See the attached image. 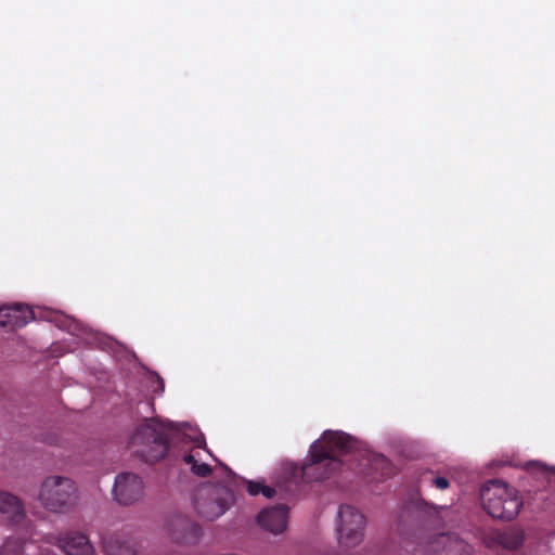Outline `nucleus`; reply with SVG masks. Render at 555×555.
Returning a JSON list of instances; mask_svg holds the SVG:
<instances>
[{
    "label": "nucleus",
    "instance_id": "obj_1",
    "mask_svg": "<svg viewBox=\"0 0 555 555\" xmlns=\"http://www.w3.org/2000/svg\"><path fill=\"white\" fill-rule=\"evenodd\" d=\"M171 436H181L195 444L192 452L184 456V462L191 470L201 477L209 475L211 472L207 457H212L206 448L203 434L189 424H173L159 418L144 421L130 438V446L134 452L145 457L146 461L154 462L163 459L168 452V439Z\"/></svg>",
    "mask_w": 555,
    "mask_h": 555
},
{
    "label": "nucleus",
    "instance_id": "obj_2",
    "mask_svg": "<svg viewBox=\"0 0 555 555\" xmlns=\"http://www.w3.org/2000/svg\"><path fill=\"white\" fill-rule=\"evenodd\" d=\"M171 436H181L195 444L192 452L184 456V462L191 470L201 477L209 475L211 472L207 457H212L206 448L203 434L189 424H173L159 418L144 421L130 438V446L134 452L145 457L146 461L154 462L163 459L168 452V439Z\"/></svg>",
    "mask_w": 555,
    "mask_h": 555
},
{
    "label": "nucleus",
    "instance_id": "obj_3",
    "mask_svg": "<svg viewBox=\"0 0 555 555\" xmlns=\"http://www.w3.org/2000/svg\"><path fill=\"white\" fill-rule=\"evenodd\" d=\"M356 448L352 437L343 431H324L322 439L310 448L311 460L301 467H296L293 477L306 481H319L330 477L340 467L338 455L351 452Z\"/></svg>",
    "mask_w": 555,
    "mask_h": 555
},
{
    "label": "nucleus",
    "instance_id": "obj_4",
    "mask_svg": "<svg viewBox=\"0 0 555 555\" xmlns=\"http://www.w3.org/2000/svg\"><path fill=\"white\" fill-rule=\"evenodd\" d=\"M480 498L483 509L493 518L511 520L522 507L519 492L500 480L485 483L480 490Z\"/></svg>",
    "mask_w": 555,
    "mask_h": 555
},
{
    "label": "nucleus",
    "instance_id": "obj_5",
    "mask_svg": "<svg viewBox=\"0 0 555 555\" xmlns=\"http://www.w3.org/2000/svg\"><path fill=\"white\" fill-rule=\"evenodd\" d=\"M37 499L47 511L64 513L76 504L78 488L69 477L50 475L41 481Z\"/></svg>",
    "mask_w": 555,
    "mask_h": 555
},
{
    "label": "nucleus",
    "instance_id": "obj_6",
    "mask_svg": "<svg viewBox=\"0 0 555 555\" xmlns=\"http://www.w3.org/2000/svg\"><path fill=\"white\" fill-rule=\"evenodd\" d=\"M234 502V494L228 487L206 485L197 489L193 504L201 518L214 521L224 515Z\"/></svg>",
    "mask_w": 555,
    "mask_h": 555
},
{
    "label": "nucleus",
    "instance_id": "obj_7",
    "mask_svg": "<svg viewBox=\"0 0 555 555\" xmlns=\"http://www.w3.org/2000/svg\"><path fill=\"white\" fill-rule=\"evenodd\" d=\"M365 518L351 505H341L337 512L335 530L340 547L351 548L359 545L364 538Z\"/></svg>",
    "mask_w": 555,
    "mask_h": 555
},
{
    "label": "nucleus",
    "instance_id": "obj_8",
    "mask_svg": "<svg viewBox=\"0 0 555 555\" xmlns=\"http://www.w3.org/2000/svg\"><path fill=\"white\" fill-rule=\"evenodd\" d=\"M424 555H472L473 546L450 533H424L418 538Z\"/></svg>",
    "mask_w": 555,
    "mask_h": 555
},
{
    "label": "nucleus",
    "instance_id": "obj_9",
    "mask_svg": "<svg viewBox=\"0 0 555 555\" xmlns=\"http://www.w3.org/2000/svg\"><path fill=\"white\" fill-rule=\"evenodd\" d=\"M114 500L120 505H131L144 495L143 479L134 473H120L115 477L113 486Z\"/></svg>",
    "mask_w": 555,
    "mask_h": 555
},
{
    "label": "nucleus",
    "instance_id": "obj_10",
    "mask_svg": "<svg viewBox=\"0 0 555 555\" xmlns=\"http://www.w3.org/2000/svg\"><path fill=\"white\" fill-rule=\"evenodd\" d=\"M258 526L274 535L282 534L288 524V509L285 505L263 508L257 516Z\"/></svg>",
    "mask_w": 555,
    "mask_h": 555
},
{
    "label": "nucleus",
    "instance_id": "obj_11",
    "mask_svg": "<svg viewBox=\"0 0 555 555\" xmlns=\"http://www.w3.org/2000/svg\"><path fill=\"white\" fill-rule=\"evenodd\" d=\"M33 319V310L25 305L16 304L0 308V330L12 331L25 326Z\"/></svg>",
    "mask_w": 555,
    "mask_h": 555
},
{
    "label": "nucleus",
    "instance_id": "obj_12",
    "mask_svg": "<svg viewBox=\"0 0 555 555\" xmlns=\"http://www.w3.org/2000/svg\"><path fill=\"white\" fill-rule=\"evenodd\" d=\"M23 502L15 494L0 490V519L8 525H18L25 518Z\"/></svg>",
    "mask_w": 555,
    "mask_h": 555
},
{
    "label": "nucleus",
    "instance_id": "obj_13",
    "mask_svg": "<svg viewBox=\"0 0 555 555\" xmlns=\"http://www.w3.org/2000/svg\"><path fill=\"white\" fill-rule=\"evenodd\" d=\"M55 545L66 555H91L93 547L82 533L69 532L56 538Z\"/></svg>",
    "mask_w": 555,
    "mask_h": 555
},
{
    "label": "nucleus",
    "instance_id": "obj_14",
    "mask_svg": "<svg viewBox=\"0 0 555 555\" xmlns=\"http://www.w3.org/2000/svg\"><path fill=\"white\" fill-rule=\"evenodd\" d=\"M526 469L534 475L551 480L555 476V466H547L539 461H531L526 464Z\"/></svg>",
    "mask_w": 555,
    "mask_h": 555
},
{
    "label": "nucleus",
    "instance_id": "obj_15",
    "mask_svg": "<svg viewBox=\"0 0 555 555\" xmlns=\"http://www.w3.org/2000/svg\"><path fill=\"white\" fill-rule=\"evenodd\" d=\"M105 552L107 555H134L131 545L119 540H109L105 543Z\"/></svg>",
    "mask_w": 555,
    "mask_h": 555
},
{
    "label": "nucleus",
    "instance_id": "obj_16",
    "mask_svg": "<svg viewBox=\"0 0 555 555\" xmlns=\"http://www.w3.org/2000/svg\"><path fill=\"white\" fill-rule=\"evenodd\" d=\"M524 538V532L521 530H511L506 532V537L503 541V544L507 550L514 551L522 545Z\"/></svg>",
    "mask_w": 555,
    "mask_h": 555
},
{
    "label": "nucleus",
    "instance_id": "obj_17",
    "mask_svg": "<svg viewBox=\"0 0 555 555\" xmlns=\"http://www.w3.org/2000/svg\"><path fill=\"white\" fill-rule=\"evenodd\" d=\"M246 489L250 495L262 494L268 499L272 498L275 494V490L273 488L264 486L260 481H247Z\"/></svg>",
    "mask_w": 555,
    "mask_h": 555
},
{
    "label": "nucleus",
    "instance_id": "obj_18",
    "mask_svg": "<svg viewBox=\"0 0 555 555\" xmlns=\"http://www.w3.org/2000/svg\"><path fill=\"white\" fill-rule=\"evenodd\" d=\"M22 546L18 540L9 539L0 547V555H20Z\"/></svg>",
    "mask_w": 555,
    "mask_h": 555
},
{
    "label": "nucleus",
    "instance_id": "obj_19",
    "mask_svg": "<svg viewBox=\"0 0 555 555\" xmlns=\"http://www.w3.org/2000/svg\"><path fill=\"white\" fill-rule=\"evenodd\" d=\"M429 481L439 490H446L449 487V480L442 476H434Z\"/></svg>",
    "mask_w": 555,
    "mask_h": 555
}]
</instances>
